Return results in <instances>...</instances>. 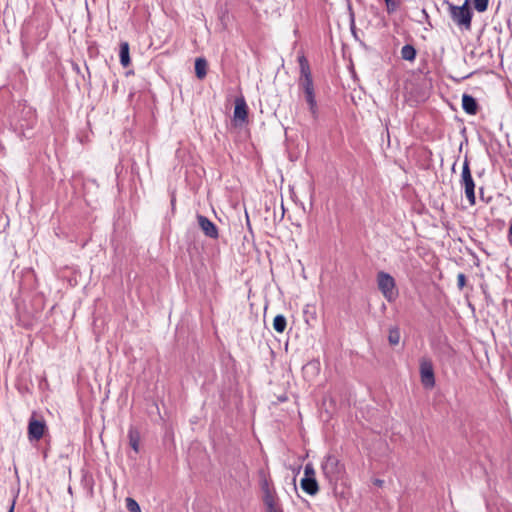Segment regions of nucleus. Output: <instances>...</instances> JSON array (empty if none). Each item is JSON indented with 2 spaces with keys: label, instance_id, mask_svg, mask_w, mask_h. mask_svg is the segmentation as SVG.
<instances>
[{
  "label": "nucleus",
  "instance_id": "obj_1",
  "mask_svg": "<svg viewBox=\"0 0 512 512\" xmlns=\"http://www.w3.org/2000/svg\"><path fill=\"white\" fill-rule=\"evenodd\" d=\"M448 6V12L452 21L459 27L467 30L471 28V21L473 13L469 7L470 0H465L463 5L456 6L448 1L445 2Z\"/></svg>",
  "mask_w": 512,
  "mask_h": 512
},
{
  "label": "nucleus",
  "instance_id": "obj_2",
  "mask_svg": "<svg viewBox=\"0 0 512 512\" xmlns=\"http://www.w3.org/2000/svg\"><path fill=\"white\" fill-rule=\"evenodd\" d=\"M377 285L382 295L388 302H393L398 297L395 279L387 272L377 273Z\"/></svg>",
  "mask_w": 512,
  "mask_h": 512
},
{
  "label": "nucleus",
  "instance_id": "obj_3",
  "mask_svg": "<svg viewBox=\"0 0 512 512\" xmlns=\"http://www.w3.org/2000/svg\"><path fill=\"white\" fill-rule=\"evenodd\" d=\"M260 486L263 491V502L266 506L267 512H283L282 508L278 506L274 491L270 487V482L267 479L265 472L260 471Z\"/></svg>",
  "mask_w": 512,
  "mask_h": 512
},
{
  "label": "nucleus",
  "instance_id": "obj_4",
  "mask_svg": "<svg viewBox=\"0 0 512 512\" xmlns=\"http://www.w3.org/2000/svg\"><path fill=\"white\" fill-rule=\"evenodd\" d=\"M299 87L304 93V98L306 103L308 104V108L310 114L314 120H317L319 117V109L315 96V88L313 80L310 81H299Z\"/></svg>",
  "mask_w": 512,
  "mask_h": 512
},
{
  "label": "nucleus",
  "instance_id": "obj_5",
  "mask_svg": "<svg viewBox=\"0 0 512 512\" xmlns=\"http://www.w3.org/2000/svg\"><path fill=\"white\" fill-rule=\"evenodd\" d=\"M461 182L464 185L465 196H466L469 204L474 205L476 203L475 183H474V180L471 175L469 162H468L467 158L465 159V161L463 163Z\"/></svg>",
  "mask_w": 512,
  "mask_h": 512
},
{
  "label": "nucleus",
  "instance_id": "obj_6",
  "mask_svg": "<svg viewBox=\"0 0 512 512\" xmlns=\"http://www.w3.org/2000/svg\"><path fill=\"white\" fill-rule=\"evenodd\" d=\"M47 425L44 420L37 419L33 414L28 422V439L30 441H39L45 434Z\"/></svg>",
  "mask_w": 512,
  "mask_h": 512
},
{
  "label": "nucleus",
  "instance_id": "obj_7",
  "mask_svg": "<svg viewBox=\"0 0 512 512\" xmlns=\"http://www.w3.org/2000/svg\"><path fill=\"white\" fill-rule=\"evenodd\" d=\"M421 382L425 388H433L435 385V376L432 362L428 359L420 361Z\"/></svg>",
  "mask_w": 512,
  "mask_h": 512
},
{
  "label": "nucleus",
  "instance_id": "obj_8",
  "mask_svg": "<svg viewBox=\"0 0 512 512\" xmlns=\"http://www.w3.org/2000/svg\"><path fill=\"white\" fill-rule=\"evenodd\" d=\"M322 470L326 477L336 478L341 472V465L338 458L328 455L322 463Z\"/></svg>",
  "mask_w": 512,
  "mask_h": 512
},
{
  "label": "nucleus",
  "instance_id": "obj_9",
  "mask_svg": "<svg viewBox=\"0 0 512 512\" xmlns=\"http://www.w3.org/2000/svg\"><path fill=\"white\" fill-rule=\"evenodd\" d=\"M198 225L203 231V233L212 239H217L219 236L218 228L216 225L210 221L206 216L198 215L197 216Z\"/></svg>",
  "mask_w": 512,
  "mask_h": 512
},
{
  "label": "nucleus",
  "instance_id": "obj_10",
  "mask_svg": "<svg viewBox=\"0 0 512 512\" xmlns=\"http://www.w3.org/2000/svg\"><path fill=\"white\" fill-rule=\"evenodd\" d=\"M248 117V106L243 96L235 99L234 119L245 122Z\"/></svg>",
  "mask_w": 512,
  "mask_h": 512
},
{
  "label": "nucleus",
  "instance_id": "obj_11",
  "mask_svg": "<svg viewBox=\"0 0 512 512\" xmlns=\"http://www.w3.org/2000/svg\"><path fill=\"white\" fill-rule=\"evenodd\" d=\"M462 108L467 114L475 115L478 110V104L476 99L471 95L463 94Z\"/></svg>",
  "mask_w": 512,
  "mask_h": 512
},
{
  "label": "nucleus",
  "instance_id": "obj_12",
  "mask_svg": "<svg viewBox=\"0 0 512 512\" xmlns=\"http://www.w3.org/2000/svg\"><path fill=\"white\" fill-rule=\"evenodd\" d=\"M301 488L309 495H315L319 491V486L315 477L302 478Z\"/></svg>",
  "mask_w": 512,
  "mask_h": 512
},
{
  "label": "nucleus",
  "instance_id": "obj_13",
  "mask_svg": "<svg viewBox=\"0 0 512 512\" xmlns=\"http://www.w3.org/2000/svg\"><path fill=\"white\" fill-rule=\"evenodd\" d=\"M299 66H300V78L299 81H310L312 79V74L310 70L309 63L305 56H300L298 58Z\"/></svg>",
  "mask_w": 512,
  "mask_h": 512
},
{
  "label": "nucleus",
  "instance_id": "obj_14",
  "mask_svg": "<svg viewBox=\"0 0 512 512\" xmlns=\"http://www.w3.org/2000/svg\"><path fill=\"white\" fill-rule=\"evenodd\" d=\"M128 439H129V445L131 446V448L135 451V453H138L139 446H140L139 431L134 427H130V429L128 430Z\"/></svg>",
  "mask_w": 512,
  "mask_h": 512
},
{
  "label": "nucleus",
  "instance_id": "obj_15",
  "mask_svg": "<svg viewBox=\"0 0 512 512\" xmlns=\"http://www.w3.org/2000/svg\"><path fill=\"white\" fill-rule=\"evenodd\" d=\"M207 61L204 58H197L195 60V74L198 79H204L207 75Z\"/></svg>",
  "mask_w": 512,
  "mask_h": 512
},
{
  "label": "nucleus",
  "instance_id": "obj_16",
  "mask_svg": "<svg viewBox=\"0 0 512 512\" xmlns=\"http://www.w3.org/2000/svg\"><path fill=\"white\" fill-rule=\"evenodd\" d=\"M119 57H120V63L123 67L129 66L131 60H130V55H129L128 42H122L120 44Z\"/></svg>",
  "mask_w": 512,
  "mask_h": 512
},
{
  "label": "nucleus",
  "instance_id": "obj_17",
  "mask_svg": "<svg viewBox=\"0 0 512 512\" xmlns=\"http://www.w3.org/2000/svg\"><path fill=\"white\" fill-rule=\"evenodd\" d=\"M416 49L413 45L406 44L401 48V57L407 61H414L416 58Z\"/></svg>",
  "mask_w": 512,
  "mask_h": 512
},
{
  "label": "nucleus",
  "instance_id": "obj_18",
  "mask_svg": "<svg viewBox=\"0 0 512 512\" xmlns=\"http://www.w3.org/2000/svg\"><path fill=\"white\" fill-rule=\"evenodd\" d=\"M287 326V320L284 315L278 314L273 320V328L278 333H283Z\"/></svg>",
  "mask_w": 512,
  "mask_h": 512
},
{
  "label": "nucleus",
  "instance_id": "obj_19",
  "mask_svg": "<svg viewBox=\"0 0 512 512\" xmlns=\"http://www.w3.org/2000/svg\"><path fill=\"white\" fill-rule=\"evenodd\" d=\"M400 338H401V335H400V330L398 327H391L389 329V334H388V341L390 343V345H398L399 342H400Z\"/></svg>",
  "mask_w": 512,
  "mask_h": 512
},
{
  "label": "nucleus",
  "instance_id": "obj_20",
  "mask_svg": "<svg viewBox=\"0 0 512 512\" xmlns=\"http://www.w3.org/2000/svg\"><path fill=\"white\" fill-rule=\"evenodd\" d=\"M474 8L482 13L488 8L489 0H473Z\"/></svg>",
  "mask_w": 512,
  "mask_h": 512
},
{
  "label": "nucleus",
  "instance_id": "obj_21",
  "mask_svg": "<svg viewBox=\"0 0 512 512\" xmlns=\"http://www.w3.org/2000/svg\"><path fill=\"white\" fill-rule=\"evenodd\" d=\"M126 507L129 512H141L139 504L132 498L126 499Z\"/></svg>",
  "mask_w": 512,
  "mask_h": 512
},
{
  "label": "nucleus",
  "instance_id": "obj_22",
  "mask_svg": "<svg viewBox=\"0 0 512 512\" xmlns=\"http://www.w3.org/2000/svg\"><path fill=\"white\" fill-rule=\"evenodd\" d=\"M385 3H386V8H387L388 13L395 12L400 5L399 0H385Z\"/></svg>",
  "mask_w": 512,
  "mask_h": 512
},
{
  "label": "nucleus",
  "instance_id": "obj_23",
  "mask_svg": "<svg viewBox=\"0 0 512 512\" xmlns=\"http://www.w3.org/2000/svg\"><path fill=\"white\" fill-rule=\"evenodd\" d=\"M315 477V470L312 464L308 463L304 468V477L303 478H311Z\"/></svg>",
  "mask_w": 512,
  "mask_h": 512
},
{
  "label": "nucleus",
  "instance_id": "obj_24",
  "mask_svg": "<svg viewBox=\"0 0 512 512\" xmlns=\"http://www.w3.org/2000/svg\"><path fill=\"white\" fill-rule=\"evenodd\" d=\"M466 284V276L463 273H459L457 276V286L459 289H463Z\"/></svg>",
  "mask_w": 512,
  "mask_h": 512
},
{
  "label": "nucleus",
  "instance_id": "obj_25",
  "mask_svg": "<svg viewBox=\"0 0 512 512\" xmlns=\"http://www.w3.org/2000/svg\"><path fill=\"white\" fill-rule=\"evenodd\" d=\"M507 238H508V241H509L510 245L512 246V219L510 220V225H509V228H508Z\"/></svg>",
  "mask_w": 512,
  "mask_h": 512
},
{
  "label": "nucleus",
  "instance_id": "obj_26",
  "mask_svg": "<svg viewBox=\"0 0 512 512\" xmlns=\"http://www.w3.org/2000/svg\"><path fill=\"white\" fill-rule=\"evenodd\" d=\"M15 504H16V499L14 498V499L12 500V503H11V505H10V507H9L8 512H14Z\"/></svg>",
  "mask_w": 512,
  "mask_h": 512
},
{
  "label": "nucleus",
  "instance_id": "obj_27",
  "mask_svg": "<svg viewBox=\"0 0 512 512\" xmlns=\"http://www.w3.org/2000/svg\"><path fill=\"white\" fill-rule=\"evenodd\" d=\"M376 484L377 485H381L382 484V480H376Z\"/></svg>",
  "mask_w": 512,
  "mask_h": 512
}]
</instances>
